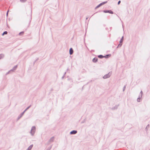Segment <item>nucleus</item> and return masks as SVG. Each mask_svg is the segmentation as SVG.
I'll list each match as a JSON object with an SVG mask.
<instances>
[{
    "label": "nucleus",
    "instance_id": "39448f33",
    "mask_svg": "<svg viewBox=\"0 0 150 150\" xmlns=\"http://www.w3.org/2000/svg\"><path fill=\"white\" fill-rule=\"evenodd\" d=\"M77 133L76 131L74 130L70 132V134H74Z\"/></svg>",
    "mask_w": 150,
    "mask_h": 150
},
{
    "label": "nucleus",
    "instance_id": "f8f14e48",
    "mask_svg": "<svg viewBox=\"0 0 150 150\" xmlns=\"http://www.w3.org/2000/svg\"><path fill=\"white\" fill-rule=\"evenodd\" d=\"M7 34V31H5L3 33L2 35H3L4 34Z\"/></svg>",
    "mask_w": 150,
    "mask_h": 150
},
{
    "label": "nucleus",
    "instance_id": "f03ea898",
    "mask_svg": "<svg viewBox=\"0 0 150 150\" xmlns=\"http://www.w3.org/2000/svg\"><path fill=\"white\" fill-rule=\"evenodd\" d=\"M107 1H106V2H103L101 4H99L98 6H97V8H98V7H100V6H102V5H103L104 4L107 3Z\"/></svg>",
    "mask_w": 150,
    "mask_h": 150
},
{
    "label": "nucleus",
    "instance_id": "9d476101",
    "mask_svg": "<svg viewBox=\"0 0 150 150\" xmlns=\"http://www.w3.org/2000/svg\"><path fill=\"white\" fill-rule=\"evenodd\" d=\"M24 33L23 32H21L19 33V35H23Z\"/></svg>",
    "mask_w": 150,
    "mask_h": 150
},
{
    "label": "nucleus",
    "instance_id": "9b49d317",
    "mask_svg": "<svg viewBox=\"0 0 150 150\" xmlns=\"http://www.w3.org/2000/svg\"><path fill=\"white\" fill-rule=\"evenodd\" d=\"M98 57L100 58H102L103 57H104L102 55H100L98 56Z\"/></svg>",
    "mask_w": 150,
    "mask_h": 150
},
{
    "label": "nucleus",
    "instance_id": "2eb2a0df",
    "mask_svg": "<svg viewBox=\"0 0 150 150\" xmlns=\"http://www.w3.org/2000/svg\"><path fill=\"white\" fill-rule=\"evenodd\" d=\"M140 98H138L137 99V101L138 102H140Z\"/></svg>",
    "mask_w": 150,
    "mask_h": 150
},
{
    "label": "nucleus",
    "instance_id": "4468645a",
    "mask_svg": "<svg viewBox=\"0 0 150 150\" xmlns=\"http://www.w3.org/2000/svg\"><path fill=\"white\" fill-rule=\"evenodd\" d=\"M26 0H20L21 1V2H24V1H25Z\"/></svg>",
    "mask_w": 150,
    "mask_h": 150
},
{
    "label": "nucleus",
    "instance_id": "20e7f679",
    "mask_svg": "<svg viewBox=\"0 0 150 150\" xmlns=\"http://www.w3.org/2000/svg\"><path fill=\"white\" fill-rule=\"evenodd\" d=\"M73 52V51L72 48H71L69 50V53L70 54H72Z\"/></svg>",
    "mask_w": 150,
    "mask_h": 150
},
{
    "label": "nucleus",
    "instance_id": "dca6fc26",
    "mask_svg": "<svg viewBox=\"0 0 150 150\" xmlns=\"http://www.w3.org/2000/svg\"><path fill=\"white\" fill-rule=\"evenodd\" d=\"M120 1H119L118 2V4H120Z\"/></svg>",
    "mask_w": 150,
    "mask_h": 150
},
{
    "label": "nucleus",
    "instance_id": "423d86ee",
    "mask_svg": "<svg viewBox=\"0 0 150 150\" xmlns=\"http://www.w3.org/2000/svg\"><path fill=\"white\" fill-rule=\"evenodd\" d=\"M97 58H95L93 59V61L94 62H96L97 61Z\"/></svg>",
    "mask_w": 150,
    "mask_h": 150
},
{
    "label": "nucleus",
    "instance_id": "6e6552de",
    "mask_svg": "<svg viewBox=\"0 0 150 150\" xmlns=\"http://www.w3.org/2000/svg\"><path fill=\"white\" fill-rule=\"evenodd\" d=\"M33 146V145H31L30 146H29V147H28V150H30L32 148Z\"/></svg>",
    "mask_w": 150,
    "mask_h": 150
},
{
    "label": "nucleus",
    "instance_id": "f257e3e1",
    "mask_svg": "<svg viewBox=\"0 0 150 150\" xmlns=\"http://www.w3.org/2000/svg\"><path fill=\"white\" fill-rule=\"evenodd\" d=\"M35 127H32L31 130V133L32 134H33L35 131Z\"/></svg>",
    "mask_w": 150,
    "mask_h": 150
},
{
    "label": "nucleus",
    "instance_id": "f3484780",
    "mask_svg": "<svg viewBox=\"0 0 150 150\" xmlns=\"http://www.w3.org/2000/svg\"><path fill=\"white\" fill-rule=\"evenodd\" d=\"M110 56V55H106V56H105V58H107V57H108V56Z\"/></svg>",
    "mask_w": 150,
    "mask_h": 150
},
{
    "label": "nucleus",
    "instance_id": "0eeeda50",
    "mask_svg": "<svg viewBox=\"0 0 150 150\" xmlns=\"http://www.w3.org/2000/svg\"><path fill=\"white\" fill-rule=\"evenodd\" d=\"M122 41H122V39H121V40H120V44L118 45V47H120L121 46V45H122V44L121 43V42H122Z\"/></svg>",
    "mask_w": 150,
    "mask_h": 150
},
{
    "label": "nucleus",
    "instance_id": "7ed1b4c3",
    "mask_svg": "<svg viewBox=\"0 0 150 150\" xmlns=\"http://www.w3.org/2000/svg\"><path fill=\"white\" fill-rule=\"evenodd\" d=\"M104 12L105 13H109L111 14H113V11L111 10L110 11H104Z\"/></svg>",
    "mask_w": 150,
    "mask_h": 150
},
{
    "label": "nucleus",
    "instance_id": "1a4fd4ad",
    "mask_svg": "<svg viewBox=\"0 0 150 150\" xmlns=\"http://www.w3.org/2000/svg\"><path fill=\"white\" fill-rule=\"evenodd\" d=\"M109 77V76H108V75H105L104 76L103 78L104 79H106V78L108 77Z\"/></svg>",
    "mask_w": 150,
    "mask_h": 150
},
{
    "label": "nucleus",
    "instance_id": "ddd939ff",
    "mask_svg": "<svg viewBox=\"0 0 150 150\" xmlns=\"http://www.w3.org/2000/svg\"><path fill=\"white\" fill-rule=\"evenodd\" d=\"M4 57V55L2 54H0V59Z\"/></svg>",
    "mask_w": 150,
    "mask_h": 150
}]
</instances>
